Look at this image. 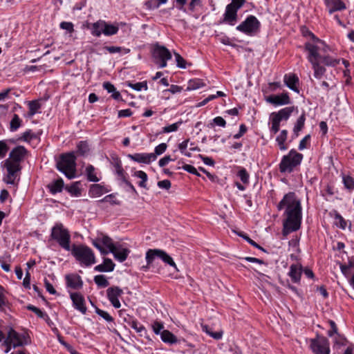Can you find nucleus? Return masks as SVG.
I'll use <instances>...</instances> for the list:
<instances>
[{
    "instance_id": "64",
    "label": "nucleus",
    "mask_w": 354,
    "mask_h": 354,
    "mask_svg": "<svg viewBox=\"0 0 354 354\" xmlns=\"http://www.w3.org/2000/svg\"><path fill=\"white\" fill-rule=\"evenodd\" d=\"M349 266L352 268L353 274L349 279L350 285L354 288V260L349 261Z\"/></svg>"
},
{
    "instance_id": "11",
    "label": "nucleus",
    "mask_w": 354,
    "mask_h": 354,
    "mask_svg": "<svg viewBox=\"0 0 354 354\" xmlns=\"http://www.w3.org/2000/svg\"><path fill=\"white\" fill-rule=\"evenodd\" d=\"M93 245L100 250V253L103 255L107 254L109 252H113L114 247L115 246L112 239L104 234L98 236L93 241Z\"/></svg>"
},
{
    "instance_id": "1",
    "label": "nucleus",
    "mask_w": 354,
    "mask_h": 354,
    "mask_svg": "<svg viewBox=\"0 0 354 354\" xmlns=\"http://www.w3.org/2000/svg\"><path fill=\"white\" fill-rule=\"evenodd\" d=\"M313 41L305 44V50L308 52L307 59L314 71V77L320 80L326 72V68L321 64L335 66L339 63L337 59L326 55L330 48L322 40L310 33Z\"/></svg>"
},
{
    "instance_id": "17",
    "label": "nucleus",
    "mask_w": 354,
    "mask_h": 354,
    "mask_svg": "<svg viewBox=\"0 0 354 354\" xmlns=\"http://www.w3.org/2000/svg\"><path fill=\"white\" fill-rule=\"evenodd\" d=\"M128 157L138 163L149 164L151 162L154 161L156 159V154L153 153H136L134 154H129Z\"/></svg>"
},
{
    "instance_id": "36",
    "label": "nucleus",
    "mask_w": 354,
    "mask_h": 354,
    "mask_svg": "<svg viewBox=\"0 0 354 354\" xmlns=\"http://www.w3.org/2000/svg\"><path fill=\"white\" fill-rule=\"evenodd\" d=\"M94 281L99 287L102 288H106L109 285L107 279L102 274L96 275L94 277Z\"/></svg>"
},
{
    "instance_id": "46",
    "label": "nucleus",
    "mask_w": 354,
    "mask_h": 354,
    "mask_svg": "<svg viewBox=\"0 0 354 354\" xmlns=\"http://www.w3.org/2000/svg\"><path fill=\"white\" fill-rule=\"evenodd\" d=\"M343 183L348 189L352 190L354 189V179L352 177L349 176H344Z\"/></svg>"
},
{
    "instance_id": "6",
    "label": "nucleus",
    "mask_w": 354,
    "mask_h": 354,
    "mask_svg": "<svg viewBox=\"0 0 354 354\" xmlns=\"http://www.w3.org/2000/svg\"><path fill=\"white\" fill-rule=\"evenodd\" d=\"M50 236L62 248L70 250L71 235L62 223H57L52 228Z\"/></svg>"
},
{
    "instance_id": "47",
    "label": "nucleus",
    "mask_w": 354,
    "mask_h": 354,
    "mask_svg": "<svg viewBox=\"0 0 354 354\" xmlns=\"http://www.w3.org/2000/svg\"><path fill=\"white\" fill-rule=\"evenodd\" d=\"M95 313L107 322H112L113 320V317L107 312L103 310L97 308L95 309Z\"/></svg>"
},
{
    "instance_id": "19",
    "label": "nucleus",
    "mask_w": 354,
    "mask_h": 354,
    "mask_svg": "<svg viewBox=\"0 0 354 354\" xmlns=\"http://www.w3.org/2000/svg\"><path fill=\"white\" fill-rule=\"evenodd\" d=\"M66 286L73 289H80L82 287L83 283L81 277L77 274H67L65 277Z\"/></svg>"
},
{
    "instance_id": "58",
    "label": "nucleus",
    "mask_w": 354,
    "mask_h": 354,
    "mask_svg": "<svg viewBox=\"0 0 354 354\" xmlns=\"http://www.w3.org/2000/svg\"><path fill=\"white\" fill-rule=\"evenodd\" d=\"M23 286L27 289L30 288V274L28 270L26 272V276L23 280Z\"/></svg>"
},
{
    "instance_id": "14",
    "label": "nucleus",
    "mask_w": 354,
    "mask_h": 354,
    "mask_svg": "<svg viewBox=\"0 0 354 354\" xmlns=\"http://www.w3.org/2000/svg\"><path fill=\"white\" fill-rule=\"evenodd\" d=\"M240 8L230 3L226 6L222 22L234 26L237 21V12Z\"/></svg>"
},
{
    "instance_id": "57",
    "label": "nucleus",
    "mask_w": 354,
    "mask_h": 354,
    "mask_svg": "<svg viewBox=\"0 0 354 354\" xmlns=\"http://www.w3.org/2000/svg\"><path fill=\"white\" fill-rule=\"evenodd\" d=\"M247 131V127L245 124H242L240 125L239 131L238 133H236L233 136L234 139H239L243 136V134Z\"/></svg>"
},
{
    "instance_id": "35",
    "label": "nucleus",
    "mask_w": 354,
    "mask_h": 354,
    "mask_svg": "<svg viewBox=\"0 0 354 354\" xmlns=\"http://www.w3.org/2000/svg\"><path fill=\"white\" fill-rule=\"evenodd\" d=\"M270 118H271V123H272V126L270 127V131L272 133L276 134L279 131L280 122L281 121L279 119H278V118H277L276 116L272 115V113H271Z\"/></svg>"
},
{
    "instance_id": "53",
    "label": "nucleus",
    "mask_w": 354,
    "mask_h": 354,
    "mask_svg": "<svg viewBox=\"0 0 354 354\" xmlns=\"http://www.w3.org/2000/svg\"><path fill=\"white\" fill-rule=\"evenodd\" d=\"M27 308L32 312H34L39 317L44 318L46 314L42 312L39 308L32 306L29 305L27 306Z\"/></svg>"
},
{
    "instance_id": "61",
    "label": "nucleus",
    "mask_w": 354,
    "mask_h": 354,
    "mask_svg": "<svg viewBox=\"0 0 354 354\" xmlns=\"http://www.w3.org/2000/svg\"><path fill=\"white\" fill-rule=\"evenodd\" d=\"M163 324L162 323H160L158 322H154L153 324V329L156 334H160L162 333L161 330L163 328Z\"/></svg>"
},
{
    "instance_id": "32",
    "label": "nucleus",
    "mask_w": 354,
    "mask_h": 354,
    "mask_svg": "<svg viewBox=\"0 0 354 354\" xmlns=\"http://www.w3.org/2000/svg\"><path fill=\"white\" fill-rule=\"evenodd\" d=\"M118 30L119 28L117 26L108 24L104 21L102 33L105 35L110 36L115 35L118 32Z\"/></svg>"
},
{
    "instance_id": "56",
    "label": "nucleus",
    "mask_w": 354,
    "mask_h": 354,
    "mask_svg": "<svg viewBox=\"0 0 354 354\" xmlns=\"http://www.w3.org/2000/svg\"><path fill=\"white\" fill-rule=\"evenodd\" d=\"M115 171H116V174L120 176L121 177V179L123 181V178H125L124 176V171L121 165V164L120 162H117L115 165Z\"/></svg>"
},
{
    "instance_id": "23",
    "label": "nucleus",
    "mask_w": 354,
    "mask_h": 354,
    "mask_svg": "<svg viewBox=\"0 0 354 354\" xmlns=\"http://www.w3.org/2000/svg\"><path fill=\"white\" fill-rule=\"evenodd\" d=\"M301 275V266L299 264H292L290 267L289 276L292 281L298 283L300 281Z\"/></svg>"
},
{
    "instance_id": "50",
    "label": "nucleus",
    "mask_w": 354,
    "mask_h": 354,
    "mask_svg": "<svg viewBox=\"0 0 354 354\" xmlns=\"http://www.w3.org/2000/svg\"><path fill=\"white\" fill-rule=\"evenodd\" d=\"M174 55L176 57L178 67L181 68H185V60L184 59V58L178 53H174Z\"/></svg>"
},
{
    "instance_id": "12",
    "label": "nucleus",
    "mask_w": 354,
    "mask_h": 354,
    "mask_svg": "<svg viewBox=\"0 0 354 354\" xmlns=\"http://www.w3.org/2000/svg\"><path fill=\"white\" fill-rule=\"evenodd\" d=\"M260 27V22L253 15H250L246 19L236 27V30L246 35H252L257 32Z\"/></svg>"
},
{
    "instance_id": "62",
    "label": "nucleus",
    "mask_w": 354,
    "mask_h": 354,
    "mask_svg": "<svg viewBox=\"0 0 354 354\" xmlns=\"http://www.w3.org/2000/svg\"><path fill=\"white\" fill-rule=\"evenodd\" d=\"M33 138H35V136L30 130L25 131L21 136V139L24 141H30Z\"/></svg>"
},
{
    "instance_id": "31",
    "label": "nucleus",
    "mask_w": 354,
    "mask_h": 354,
    "mask_svg": "<svg viewBox=\"0 0 354 354\" xmlns=\"http://www.w3.org/2000/svg\"><path fill=\"white\" fill-rule=\"evenodd\" d=\"M95 167L89 165L86 167V175L87 180L91 182H98L100 179L96 176Z\"/></svg>"
},
{
    "instance_id": "22",
    "label": "nucleus",
    "mask_w": 354,
    "mask_h": 354,
    "mask_svg": "<svg viewBox=\"0 0 354 354\" xmlns=\"http://www.w3.org/2000/svg\"><path fill=\"white\" fill-rule=\"evenodd\" d=\"M107 192H109V189L100 184L91 185L88 191L90 196L93 198L99 197Z\"/></svg>"
},
{
    "instance_id": "8",
    "label": "nucleus",
    "mask_w": 354,
    "mask_h": 354,
    "mask_svg": "<svg viewBox=\"0 0 354 354\" xmlns=\"http://www.w3.org/2000/svg\"><path fill=\"white\" fill-rule=\"evenodd\" d=\"M72 254L81 263L89 266L95 263V255L91 248L85 245H74Z\"/></svg>"
},
{
    "instance_id": "4",
    "label": "nucleus",
    "mask_w": 354,
    "mask_h": 354,
    "mask_svg": "<svg viewBox=\"0 0 354 354\" xmlns=\"http://www.w3.org/2000/svg\"><path fill=\"white\" fill-rule=\"evenodd\" d=\"M76 157L74 152L64 153L60 156L57 162V169L68 179H73L76 175Z\"/></svg>"
},
{
    "instance_id": "9",
    "label": "nucleus",
    "mask_w": 354,
    "mask_h": 354,
    "mask_svg": "<svg viewBox=\"0 0 354 354\" xmlns=\"http://www.w3.org/2000/svg\"><path fill=\"white\" fill-rule=\"evenodd\" d=\"M30 338L28 334H19L12 328H10L5 339L6 343L12 344L13 348L28 345L30 344Z\"/></svg>"
},
{
    "instance_id": "2",
    "label": "nucleus",
    "mask_w": 354,
    "mask_h": 354,
    "mask_svg": "<svg viewBox=\"0 0 354 354\" xmlns=\"http://www.w3.org/2000/svg\"><path fill=\"white\" fill-rule=\"evenodd\" d=\"M277 208L279 211L285 209L284 214L286 216V220L284 222V227L292 232L299 228L301 220V205L294 192L285 194L277 205Z\"/></svg>"
},
{
    "instance_id": "28",
    "label": "nucleus",
    "mask_w": 354,
    "mask_h": 354,
    "mask_svg": "<svg viewBox=\"0 0 354 354\" xmlns=\"http://www.w3.org/2000/svg\"><path fill=\"white\" fill-rule=\"evenodd\" d=\"M287 136L288 131L286 130H282L276 138V141L279 146V149L282 151L287 149V147L285 145V142L287 140Z\"/></svg>"
},
{
    "instance_id": "10",
    "label": "nucleus",
    "mask_w": 354,
    "mask_h": 354,
    "mask_svg": "<svg viewBox=\"0 0 354 354\" xmlns=\"http://www.w3.org/2000/svg\"><path fill=\"white\" fill-rule=\"evenodd\" d=\"M153 57L156 64H158L160 68H165L167 66V62L171 59V54L166 47L156 44L153 50Z\"/></svg>"
},
{
    "instance_id": "59",
    "label": "nucleus",
    "mask_w": 354,
    "mask_h": 354,
    "mask_svg": "<svg viewBox=\"0 0 354 354\" xmlns=\"http://www.w3.org/2000/svg\"><path fill=\"white\" fill-rule=\"evenodd\" d=\"M44 285L46 290L51 295H55L57 293L53 285L47 280H44Z\"/></svg>"
},
{
    "instance_id": "18",
    "label": "nucleus",
    "mask_w": 354,
    "mask_h": 354,
    "mask_svg": "<svg viewBox=\"0 0 354 354\" xmlns=\"http://www.w3.org/2000/svg\"><path fill=\"white\" fill-rule=\"evenodd\" d=\"M266 101L275 106L285 105L290 104V97L288 93H284L281 95H272L267 97Z\"/></svg>"
},
{
    "instance_id": "51",
    "label": "nucleus",
    "mask_w": 354,
    "mask_h": 354,
    "mask_svg": "<svg viewBox=\"0 0 354 354\" xmlns=\"http://www.w3.org/2000/svg\"><path fill=\"white\" fill-rule=\"evenodd\" d=\"M182 168L185 171H187V172H189L190 174H194V175L198 176H201V174L198 172L197 169L194 166H192V165H187L186 164V165H184L182 167Z\"/></svg>"
},
{
    "instance_id": "7",
    "label": "nucleus",
    "mask_w": 354,
    "mask_h": 354,
    "mask_svg": "<svg viewBox=\"0 0 354 354\" xmlns=\"http://www.w3.org/2000/svg\"><path fill=\"white\" fill-rule=\"evenodd\" d=\"M156 257L160 259L163 262L169 265L170 266L175 268L176 270H178L176 264L174 261L171 257H170L165 251L159 249H149L146 253V261L147 266H143L142 268L147 270L152 265L153 260Z\"/></svg>"
},
{
    "instance_id": "49",
    "label": "nucleus",
    "mask_w": 354,
    "mask_h": 354,
    "mask_svg": "<svg viewBox=\"0 0 354 354\" xmlns=\"http://www.w3.org/2000/svg\"><path fill=\"white\" fill-rule=\"evenodd\" d=\"M167 147V146L165 143H161L155 147V152L153 153L156 154V156L157 157V156L163 153L166 151Z\"/></svg>"
},
{
    "instance_id": "60",
    "label": "nucleus",
    "mask_w": 354,
    "mask_h": 354,
    "mask_svg": "<svg viewBox=\"0 0 354 354\" xmlns=\"http://www.w3.org/2000/svg\"><path fill=\"white\" fill-rule=\"evenodd\" d=\"M160 188L169 189L171 187V182L169 180H163L158 182Z\"/></svg>"
},
{
    "instance_id": "27",
    "label": "nucleus",
    "mask_w": 354,
    "mask_h": 354,
    "mask_svg": "<svg viewBox=\"0 0 354 354\" xmlns=\"http://www.w3.org/2000/svg\"><path fill=\"white\" fill-rule=\"evenodd\" d=\"M50 192L53 194L61 192L64 187V181L62 178H59L51 184L48 185Z\"/></svg>"
},
{
    "instance_id": "13",
    "label": "nucleus",
    "mask_w": 354,
    "mask_h": 354,
    "mask_svg": "<svg viewBox=\"0 0 354 354\" xmlns=\"http://www.w3.org/2000/svg\"><path fill=\"white\" fill-rule=\"evenodd\" d=\"M310 347L315 354H329V342L326 337H318L312 339Z\"/></svg>"
},
{
    "instance_id": "44",
    "label": "nucleus",
    "mask_w": 354,
    "mask_h": 354,
    "mask_svg": "<svg viewBox=\"0 0 354 354\" xmlns=\"http://www.w3.org/2000/svg\"><path fill=\"white\" fill-rule=\"evenodd\" d=\"M183 123L182 120H180L176 123L172 124L165 126L162 128V133H171L174 131H176L179 127V126Z\"/></svg>"
},
{
    "instance_id": "21",
    "label": "nucleus",
    "mask_w": 354,
    "mask_h": 354,
    "mask_svg": "<svg viewBox=\"0 0 354 354\" xmlns=\"http://www.w3.org/2000/svg\"><path fill=\"white\" fill-rule=\"evenodd\" d=\"M284 82L290 89L299 93V89L297 86L299 78L295 74L286 75L284 76Z\"/></svg>"
},
{
    "instance_id": "5",
    "label": "nucleus",
    "mask_w": 354,
    "mask_h": 354,
    "mask_svg": "<svg viewBox=\"0 0 354 354\" xmlns=\"http://www.w3.org/2000/svg\"><path fill=\"white\" fill-rule=\"evenodd\" d=\"M303 159V155L292 149L288 154L284 156L279 164L280 171L290 173L293 169L299 165Z\"/></svg>"
},
{
    "instance_id": "39",
    "label": "nucleus",
    "mask_w": 354,
    "mask_h": 354,
    "mask_svg": "<svg viewBox=\"0 0 354 354\" xmlns=\"http://www.w3.org/2000/svg\"><path fill=\"white\" fill-rule=\"evenodd\" d=\"M134 176L141 179V181L139 183V186L146 188V182L148 179L147 174L143 171H137L134 173Z\"/></svg>"
},
{
    "instance_id": "45",
    "label": "nucleus",
    "mask_w": 354,
    "mask_h": 354,
    "mask_svg": "<svg viewBox=\"0 0 354 354\" xmlns=\"http://www.w3.org/2000/svg\"><path fill=\"white\" fill-rule=\"evenodd\" d=\"M335 225L344 230L346 229V226H347V223H346V221L344 219V218L338 213H336L335 214Z\"/></svg>"
},
{
    "instance_id": "16",
    "label": "nucleus",
    "mask_w": 354,
    "mask_h": 354,
    "mask_svg": "<svg viewBox=\"0 0 354 354\" xmlns=\"http://www.w3.org/2000/svg\"><path fill=\"white\" fill-rule=\"evenodd\" d=\"M107 297L111 304L115 308H119L121 306L118 297H120L123 291L119 287L114 286L109 288L106 290Z\"/></svg>"
},
{
    "instance_id": "29",
    "label": "nucleus",
    "mask_w": 354,
    "mask_h": 354,
    "mask_svg": "<svg viewBox=\"0 0 354 354\" xmlns=\"http://www.w3.org/2000/svg\"><path fill=\"white\" fill-rule=\"evenodd\" d=\"M80 182H75L70 186H66L65 189L73 196H79L81 195V189L80 187Z\"/></svg>"
},
{
    "instance_id": "42",
    "label": "nucleus",
    "mask_w": 354,
    "mask_h": 354,
    "mask_svg": "<svg viewBox=\"0 0 354 354\" xmlns=\"http://www.w3.org/2000/svg\"><path fill=\"white\" fill-rule=\"evenodd\" d=\"M89 151L88 145L85 141H80L77 145V153L84 156Z\"/></svg>"
},
{
    "instance_id": "43",
    "label": "nucleus",
    "mask_w": 354,
    "mask_h": 354,
    "mask_svg": "<svg viewBox=\"0 0 354 354\" xmlns=\"http://www.w3.org/2000/svg\"><path fill=\"white\" fill-rule=\"evenodd\" d=\"M237 176L244 184L249 183L250 175L245 168L241 167L238 171Z\"/></svg>"
},
{
    "instance_id": "20",
    "label": "nucleus",
    "mask_w": 354,
    "mask_h": 354,
    "mask_svg": "<svg viewBox=\"0 0 354 354\" xmlns=\"http://www.w3.org/2000/svg\"><path fill=\"white\" fill-rule=\"evenodd\" d=\"M325 4L328 8L330 14L346 8L345 3L342 0H325Z\"/></svg>"
},
{
    "instance_id": "15",
    "label": "nucleus",
    "mask_w": 354,
    "mask_h": 354,
    "mask_svg": "<svg viewBox=\"0 0 354 354\" xmlns=\"http://www.w3.org/2000/svg\"><path fill=\"white\" fill-rule=\"evenodd\" d=\"M70 297L73 302L74 308L79 310L82 314H86L87 308L85 304V299L83 295L79 292H72Z\"/></svg>"
},
{
    "instance_id": "33",
    "label": "nucleus",
    "mask_w": 354,
    "mask_h": 354,
    "mask_svg": "<svg viewBox=\"0 0 354 354\" xmlns=\"http://www.w3.org/2000/svg\"><path fill=\"white\" fill-rule=\"evenodd\" d=\"M104 23L103 21H98L93 24L91 33L94 36L100 37L103 32L104 28Z\"/></svg>"
},
{
    "instance_id": "3",
    "label": "nucleus",
    "mask_w": 354,
    "mask_h": 354,
    "mask_svg": "<svg viewBox=\"0 0 354 354\" xmlns=\"http://www.w3.org/2000/svg\"><path fill=\"white\" fill-rule=\"evenodd\" d=\"M27 150L23 146L14 148L9 154V158L6 160L4 166L7 169L8 175L6 183L14 185L16 180H19V174L21 171V162L24 160Z\"/></svg>"
},
{
    "instance_id": "63",
    "label": "nucleus",
    "mask_w": 354,
    "mask_h": 354,
    "mask_svg": "<svg viewBox=\"0 0 354 354\" xmlns=\"http://www.w3.org/2000/svg\"><path fill=\"white\" fill-rule=\"evenodd\" d=\"M214 123L217 125V126H220V127H225V125H226V122L225 120L222 118V117H220V116H217L216 117L214 120Z\"/></svg>"
},
{
    "instance_id": "55",
    "label": "nucleus",
    "mask_w": 354,
    "mask_h": 354,
    "mask_svg": "<svg viewBox=\"0 0 354 354\" xmlns=\"http://www.w3.org/2000/svg\"><path fill=\"white\" fill-rule=\"evenodd\" d=\"M60 28L66 30L69 32H73V24L71 22L63 21L60 24Z\"/></svg>"
},
{
    "instance_id": "34",
    "label": "nucleus",
    "mask_w": 354,
    "mask_h": 354,
    "mask_svg": "<svg viewBox=\"0 0 354 354\" xmlns=\"http://www.w3.org/2000/svg\"><path fill=\"white\" fill-rule=\"evenodd\" d=\"M41 105L37 101H30L28 103L29 111L28 113V117H32L40 109Z\"/></svg>"
},
{
    "instance_id": "37",
    "label": "nucleus",
    "mask_w": 354,
    "mask_h": 354,
    "mask_svg": "<svg viewBox=\"0 0 354 354\" xmlns=\"http://www.w3.org/2000/svg\"><path fill=\"white\" fill-rule=\"evenodd\" d=\"M204 86L203 82L200 79L191 80L188 82L187 90H196Z\"/></svg>"
},
{
    "instance_id": "52",
    "label": "nucleus",
    "mask_w": 354,
    "mask_h": 354,
    "mask_svg": "<svg viewBox=\"0 0 354 354\" xmlns=\"http://www.w3.org/2000/svg\"><path fill=\"white\" fill-rule=\"evenodd\" d=\"M102 264L105 267L106 270L109 272L113 271L115 268V264L110 259H104V263Z\"/></svg>"
},
{
    "instance_id": "24",
    "label": "nucleus",
    "mask_w": 354,
    "mask_h": 354,
    "mask_svg": "<svg viewBox=\"0 0 354 354\" xmlns=\"http://www.w3.org/2000/svg\"><path fill=\"white\" fill-rule=\"evenodd\" d=\"M294 109V106H288L279 110L278 112H273L272 113L278 118V119H279L281 121L288 120Z\"/></svg>"
},
{
    "instance_id": "40",
    "label": "nucleus",
    "mask_w": 354,
    "mask_h": 354,
    "mask_svg": "<svg viewBox=\"0 0 354 354\" xmlns=\"http://www.w3.org/2000/svg\"><path fill=\"white\" fill-rule=\"evenodd\" d=\"M130 326L132 328H133L137 333H138L141 336L145 335L147 333V330L143 325L138 323L137 321H132L130 324Z\"/></svg>"
},
{
    "instance_id": "30",
    "label": "nucleus",
    "mask_w": 354,
    "mask_h": 354,
    "mask_svg": "<svg viewBox=\"0 0 354 354\" xmlns=\"http://www.w3.org/2000/svg\"><path fill=\"white\" fill-rule=\"evenodd\" d=\"M202 329L203 331L206 333L207 335H209L210 337L214 338V339H220L223 337V331L219 330L216 332L212 331V328L208 326L207 325H202Z\"/></svg>"
},
{
    "instance_id": "54",
    "label": "nucleus",
    "mask_w": 354,
    "mask_h": 354,
    "mask_svg": "<svg viewBox=\"0 0 354 354\" xmlns=\"http://www.w3.org/2000/svg\"><path fill=\"white\" fill-rule=\"evenodd\" d=\"M239 236L243 237L248 243H249L250 245H253L254 247H255L258 249H260L261 250H264L262 247H261L255 241H254L252 239H251L248 235L240 234Z\"/></svg>"
},
{
    "instance_id": "25",
    "label": "nucleus",
    "mask_w": 354,
    "mask_h": 354,
    "mask_svg": "<svg viewBox=\"0 0 354 354\" xmlns=\"http://www.w3.org/2000/svg\"><path fill=\"white\" fill-rule=\"evenodd\" d=\"M113 254L114 257L120 262H123L127 258L129 253V250L126 248H118L116 246L114 247L113 252H111Z\"/></svg>"
},
{
    "instance_id": "48",
    "label": "nucleus",
    "mask_w": 354,
    "mask_h": 354,
    "mask_svg": "<svg viewBox=\"0 0 354 354\" xmlns=\"http://www.w3.org/2000/svg\"><path fill=\"white\" fill-rule=\"evenodd\" d=\"M114 198H115V196L113 194H109V195H107L105 197H104L102 199L99 200L97 201V203H109L112 205L118 204V203Z\"/></svg>"
},
{
    "instance_id": "41",
    "label": "nucleus",
    "mask_w": 354,
    "mask_h": 354,
    "mask_svg": "<svg viewBox=\"0 0 354 354\" xmlns=\"http://www.w3.org/2000/svg\"><path fill=\"white\" fill-rule=\"evenodd\" d=\"M305 114L303 113L297 120V122L294 127V133L297 135L298 133L303 129L305 122Z\"/></svg>"
},
{
    "instance_id": "26",
    "label": "nucleus",
    "mask_w": 354,
    "mask_h": 354,
    "mask_svg": "<svg viewBox=\"0 0 354 354\" xmlns=\"http://www.w3.org/2000/svg\"><path fill=\"white\" fill-rule=\"evenodd\" d=\"M160 337L162 342L170 344L178 342L177 337L168 330H163L160 333Z\"/></svg>"
},
{
    "instance_id": "38",
    "label": "nucleus",
    "mask_w": 354,
    "mask_h": 354,
    "mask_svg": "<svg viewBox=\"0 0 354 354\" xmlns=\"http://www.w3.org/2000/svg\"><path fill=\"white\" fill-rule=\"evenodd\" d=\"M21 124V120L17 114H14L10 123V129L11 131H15Z\"/></svg>"
}]
</instances>
